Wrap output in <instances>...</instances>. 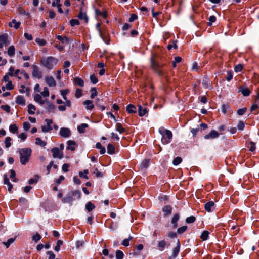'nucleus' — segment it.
<instances>
[{"label":"nucleus","mask_w":259,"mask_h":259,"mask_svg":"<svg viewBox=\"0 0 259 259\" xmlns=\"http://www.w3.org/2000/svg\"><path fill=\"white\" fill-rule=\"evenodd\" d=\"M32 76L34 77L37 78L38 79H41L42 78V73L39 70V67L35 65H33L32 66Z\"/></svg>","instance_id":"5"},{"label":"nucleus","mask_w":259,"mask_h":259,"mask_svg":"<svg viewBox=\"0 0 259 259\" xmlns=\"http://www.w3.org/2000/svg\"><path fill=\"white\" fill-rule=\"evenodd\" d=\"M219 136V134L215 130H212L208 134L204 136V139H214L217 138Z\"/></svg>","instance_id":"11"},{"label":"nucleus","mask_w":259,"mask_h":259,"mask_svg":"<svg viewBox=\"0 0 259 259\" xmlns=\"http://www.w3.org/2000/svg\"><path fill=\"white\" fill-rule=\"evenodd\" d=\"M9 130L13 133H15L18 131V127L15 124H11L9 126Z\"/></svg>","instance_id":"45"},{"label":"nucleus","mask_w":259,"mask_h":259,"mask_svg":"<svg viewBox=\"0 0 259 259\" xmlns=\"http://www.w3.org/2000/svg\"><path fill=\"white\" fill-rule=\"evenodd\" d=\"M159 133L161 135V142L163 144H167L170 142L172 138V132L163 127H160L158 130Z\"/></svg>","instance_id":"2"},{"label":"nucleus","mask_w":259,"mask_h":259,"mask_svg":"<svg viewBox=\"0 0 259 259\" xmlns=\"http://www.w3.org/2000/svg\"><path fill=\"white\" fill-rule=\"evenodd\" d=\"M60 135L64 138L69 137L71 135V131L67 127H61L60 130Z\"/></svg>","instance_id":"7"},{"label":"nucleus","mask_w":259,"mask_h":259,"mask_svg":"<svg viewBox=\"0 0 259 259\" xmlns=\"http://www.w3.org/2000/svg\"><path fill=\"white\" fill-rule=\"evenodd\" d=\"M88 127V125L87 123H82L77 127V130L80 133H84Z\"/></svg>","instance_id":"28"},{"label":"nucleus","mask_w":259,"mask_h":259,"mask_svg":"<svg viewBox=\"0 0 259 259\" xmlns=\"http://www.w3.org/2000/svg\"><path fill=\"white\" fill-rule=\"evenodd\" d=\"M196 218L194 216H190L186 218V222L187 223H192L195 222Z\"/></svg>","instance_id":"58"},{"label":"nucleus","mask_w":259,"mask_h":259,"mask_svg":"<svg viewBox=\"0 0 259 259\" xmlns=\"http://www.w3.org/2000/svg\"><path fill=\"white\" fill-rule=\"evenodd\" d=\"M138 112L140 116L145 115L147 112L148 110L146 108H143L141 105L138 106Z\"/></svg>","instance_id":"22"},{"label":"nucleus","mask_w":259,"mask_h":259,"mask_svg":"<svg viewBox=\"0 0 259 259\" xmlns=\"http://www.w3.org/2000/svg\"><path fill=\"white\" fill-rule=\"evenodd\" d=\"M51 152L53 154L54 158H58L62 159L63 158V154L59 151L58 148H54L51 149Z\"/></svg>","instance_id":"8"},{"label":"nucleus","mask_w":259,"mask_h":259,"mask_svg":"<svg viewBox=\"0 0 259 259\" xmlns=\"http://www.w3.org/2000/svg\"><path fill=\"white\" fill-rule=\"evenodd\" d=\"M83 104L86 106V109L89 110H92L94 108V105L93 103V101L91 100H85L83 102Z\"/></svg>","instance_id":"21"},{"label":"nucleus","mask_w":259,"mask_h":259,"mask_svg":"<svg viewBox=\"0 0 259 259\" xmlns=\"http://www.w3.org/2000/svg\"><path fill=\"white\" fill-rule=\"evenodd\" d=\"M249 148V151L251 152H253L255 150L256 147H255V144L254 142L252 141H250L248 144Z\"/></svg>","instance_id":"44"},{"label":"nucleus","mask_w":259,"mask_h":259,"mask_svg":"<svg viewBox=\"0 0 259 259\" xmlns=\"http://www.w3.org/2000/svg\"><path fill=\"white\" fill-rule=\"evenodd\" d=\"M162 211L165 215H168L171 213L172 208L170 205H166L162 208Z\"/></svg>","instance_id":"24"},{"label":"nucleus","mask_w":259,"mask_h":259,"mask_svg":"<svg viewBox=\"0 0 259 259\" xmlns=\"http://www.w3.org/2000/svg\"><path fill=\"white\" fill-rule=\"evenodd\" d=\"M245 125L243 121H240L237 125V128L239 130H243L244 128Z\"/></svg>","instance_id":"64"},{"label":"nucleus","mask_w":259,"mask_h":259,"mask_svg":"<svg viewBox=\"0 0 259 259\" xmlns=\"http://www.w3.org/2000/svg\"><path fill=\"white\" fill-rule=\"evenodd\" d=\"M209 233L207 231H204L201 235L200 238L203 240H206L208 238Z\"/></svg>","instance_id":"42"},{"label":"nucleus","mask_w":259,"mask_h":259,"mask_svg":"<svg viewBox=\"0 0 259 259\" xmlns=\"http://www.w3.org/2000/svg\"><path fill=\"white\" fill-rule=\"evenodd\" d=\"M69 92V89H65V90H61V95L62 96L63 99L65 100H66L67 99V97L66 96V95Z\"/></svg>","instance_id":"50"},{"label":"nucleus","mask_w":259,"mask_h":259,"mask_svg":"<svg viewBox=\"0 0 259 259\" xmlns=\"http://www.w3.org/2000/svg\"><path fill=\"white\" fill-rule=\"evenodd\" d=\"M34 100L35 101L38 102L41 105L45 103V101L42 100L41 96L39 94H35L34 97Z\"/></svg>","instance_id":"27"},{"label":"nucleus","mask_w":259,"mask_h":259,"mask_svg":"<svg viewBox=\"0 0 259 259\" xmlns=\"http://www.w3.org/2000/svg\"><path fill=\"white\" fill-rule=\"evenodd\" d=\"M57 38L62 43L68 44L69 42V39L67 37H63L62 36L58 35Z\"/></svg>","instance_id":"43"},{"label":"nucleus","mask_w":259,"mask_h":259,"mask_svg":"<svg viewBox=\"0 0 259 259\" xmlns=\"http://www.w3.org/2000/svg\"><path fill=\"white\" fill-rule=\"evenodd\" d=\"M95 12H96V14L97 16H102V17H103L104 18H105L106 17V16H107V14H106V12L105 11L101 12V11H100V10H99L98 9H96L95 10Z\"/></svg>","instance_id":"41"},{"label":"nucleus","mask_w":259,"mask_h":259,"mask_svg":"<svg viewBox=\"0 0 259 259\" xmlns=\"http://www.w3.org/2000/svg\"><path fill=\"white\" fill-rule=\"evenodd\" d=\"M68 146L67 147V149L69 150H71V151H74L75 150L74 145L75 144V142L73 141L69 140L67 142Z\"/></svg>","instance_id":"31"},{"label":"nucleus","mask_w":259,"mask_h":259,"mask_svg":"<svg viewBox=\"0 0 259 259\" xmlns=\"http://www.w3.org/2000/svg\"><path fill=\"white\" fill-rule=\"evenodd\" d=\"M182 158L180 157H177L173 160L172 163L175 165L179 164L182 162Z\"/></svg>","instance_id":"53"},{"label":"nucleus","mask_w":259,"mask_h":259,"mask_svg":"<svg viewBox=\"0 0 259 259\" xmlns=\"http://www.w3.org/2000/svg\"><path fill=\"white\" fill-rule=\"evenodd\" d=\"M151 66L153 70L160 76L164 75L163 71L161 69L160 65L157 63L156 59L153 57L151 58Z\"/></svg>","instance_id":"4"},{"label":"nucleus","mask_w":259,"mask_h":259,"mask_svg":"<svg viewBox=\"0 0 259 259\" xmlns=\"http://www.w3.org/2000/svg\"><path fill=\"white\" fill-rule=\"evenodd\" d=\"M8 35L4 33L0 35V42H2L5 46L9 45V42L8 40Z\"/></svg>","instance_id":"13"},{"label":"nucleus","mask_w":259,"mask_h":259,"mask_svg":"<svg viewBox=\"0 0 259 259\" xmlns=\"http://www.w3.org/2000/svg\"><path fill=\"white\" fill-rule=\"evenodd\" d=\"M70 24L71 26L78 25L79 24V22L77 19H71L70 21Z\"/></svg>","instance_id":"61"},{"label":"nucleus","mask_w":259,"mask_h":259,"mask_svg":"<svg viewBox=\"0 0 259 259\" xmlns=\"http://www.w3.org/2000/svg\"><path fill=\"white\" fill-rule=\"evenodd\" d=\"M73 198V200L75 199H79L81 197V192L79 190H74L70 192Z\"/></svg>","instance_id":"16"},{"label":"nucleus","mask_w":259,"mask_h":259,"mask_svg":"<svg viewBox=\"0 0 259 259\" xmlns=\"http://www.w3.org/2000/svg\"><path fill=\"white\" fill-rule=\"evenodd\" d=\"M123 253L120 250H117L116 252V257L117 259H122L123 257Z\"/></svg>","instance_id":"51"},{"label":"nucleus","mask_w":259,"mask_h":259,"mask_svg":"<svg viewBox=\"0 0 259 259\" xmlns=\"http://www.w3.org/2000/svg\"><path fill=\"white\" fill-rule=\"evenodd\" d=\"M90 92L91 93L90 95V98L91 99H93L97 95V89L95 87L92 88L91 89Z\"/></svg>","instance_id":"38"},{"label":"nucleus","mask_w":259,"mask_h":259,"mask_svg":"<svg viewBox=\"0 0 259 259\" xmlns=\"http://www.w3.org/2000/svg\"><path fill=\"white\" fill-rule=\"evenodd\" d=\"M180 243L179 240L178 239L177 243V246L172 249V253L171 256L170 257V258H175L177 256V255L180 251Z\"/></svg>","instance_id":"9"},{"label":"nucleus","mask_w":259,"mask_h":259,"mask_svg":"<svg viewBox=\"0 0 259 259\" xmlns=\"http://www.w3.org/2000/svg\"><path fill=\"white\" fill-rule=\"evenodd\" d=\"M180 216L178 213L175 214L171 219V223L173 224V228H176L178 226L177 222L179 219Z\"/></svg>","instance_id":"20"},{"label":"nucleus","mask_w":259,"mask_h":259,"mask_svg":"<svg viewBox=\"0 0 259 259\" xmlns=\"http://www.w3.org/2000/svg\"><path fill=\"white\" fill-rule=\"evenodd\" d=\"M35 41L40 46H45L46 44V41L42 39L37 38Z\"/></svg>","instance_id":"54"},{"label":"nucleus","mask_w":259,"mask_h":259,"mask_svg":"<svg viewBox=\"0 0 259 259\" xmlns=\"http://www.w3.org/2000/svg\"><path fill=\"white\" fill-rule=\"evenodd\" d=\"M116 130L120 133H122L125 131V129L122 127V124L120 123L116 124Z\"/></svg>","instance_id":"39"},{"label":"nucleus","mask_w":259,"mask_h":259,"mask_svg":"<svg viewBox=\"0 0 259 259\" xmlns=\"http://www.w3.org/2000/svg\"><path fill=\"white\" fill-rule=\"evenodd\" d=\"M45 80L49 87H55L56 85V81L52 76H46Z\"/></svg>","instance_id":"12"},{"label":"nucleus","mask_w":259,"mask_h":259,"mask_svg":"<svg viewBox=\"0 0 259 259\" xmlns=\"http://www.w3.org/2000/svg\"><path fill=\"white\" fill-rule=\"evenodd\" d=\"M41 94L44 97H48L49 96V91L47 87H45L44 91L41 92Z\"/></svg>","instance_id":"57"},{"label":"nucleus","mask_w":259,"mask_h":259,"mask_svg":"<svg viewBox=\"0 0 259 259\" xmlns=\"http://www.w3.org/2000/svg\"><path fill=\"white\" fill-rule=\"evenodd\" d=\"M11 138L10 137H7L5 138V144L6 148H8L11 146V143L10 142Z\"/></svg>","instance_id":"49"},{"label":"nucleus","mask_w":259,"mask_h":259,"mask_svg":"<svg viewBox=\"0 0 259 259\" xmlns=\"http://www.w3.org/2000/svg\"><path fill=\"white\" fill-rule=\"evenodd\" d=\"M222 112L224 114H226L228 112L232 113V111L230 109V107L228 104H223L222 105Z\"/></svg>","instance_id":"23"},{"label":"nucleus","mask_w":259,"mask_h":259,"mask_svg":"<svg viewBox=\"0 0 259 259\" xmlns=\"http://www.w3.org/2000/svg\"><path fill=\"white\" fill-rule=\"evenodd\" d=\"M20 24L21 23L20 22H17L15 19H13L11 22L9 23V27H14L16 29H17L20 27Z\"/></svg>","instance_id":"18"},{"label":"nucleus","mask_w":259,"mask_h":259,"mask_svg":"<svg viewBox=\"0 0 259 259\" xmlns=\"http://www.w3.org/2000/svg\"><path fill=\"white\" fill-rule=\"evenodd\" d=\"M52 130V127H49L47 125L41 126V130L44 133L49 132L51 131Z\"/></svg>","instance_id":"63"},{"label":"nucleus","mask_w":259,"mask_h":259,"mask_svg":"<svg viewBox=\"0 0 259 259\" xmlns=\"http://www.w3.org/2000/svg\"><path fill=\"white\" fill-rule=\"evenodd\" d=\"M16 102V103L22 105H24L25 104V100L24 99V97L20 95L17 97Z\"/></svg>","instance_id":"26"},{"label":"nucleus","mask_w":259,"mask_h":259,"mask_svg":"<svg viewBox=\"0 0 259 259\" xmlns=\"http://www.w3.org/2000/svg\"><path fill=\"white\" fill-rule=\"evenodd\" d=\"M214 203L213 201H209L205 204V209L208 211L210 212L211 208L214 206Z\"/></svg>","instance_id":"30"},{"label":"nucleus","mask_w":259,"mask_h":259,"mask_svg":"<svg viewBox=\"0 0 259 259\" xmlns=\"http://www.w3.org/2000/svg\"><path fill=\"white\" fill-rule=\"evenodd\" d=\"M99 36L102 39L105 43L108 45L109 44V39L108 36L106 34V30H104L103 32H100Z\"/></svg>","instance_id":"15"},{"label":"nucleus","mask_w":259,"mask_h":259,"mask_svg":"<svg viewBox=\"0 0 259 259\" xmlns=\"http://www.w3.org/2000/svg\"><path fill=\"white\" fill-rule=\"evenodd\" d=\"M88 170L85 169L83 170V172L80 171L79 172V175L81 178H83L86 179H88V177L87 175L88 174Z\"/></svg>","instance_id":"47"},{"label":"nucleus","mask_w":259,"mask_h":259,"mask_svg":"<svg viewBox=\"0 0 259 259\" xmlns=\"http://www.w3.org/2000/svg\"><path fill=\"white\" fill-rule=\"evenodd\" d=\"M208 83L209 79L206 77H204L202 80V85H203V87L205 88H207L208 87Z\"/></svg>","instance_id":"62"},{"label":"nucleus","mask_w":259,"mask_h":259,"mask_svg":"<svg viewBox=\"0 0 259 259\" xmlns=\"http://www.w3.org/2000/svg\"><path fill=\"white\" fill-rule=\"evenodd\" d=\"M58 62V59L52 56L44 58L41 60V64L48 69H52Z\"/></svg>","instance_id":"3"},{"label":"nucleus","mask_w":259,"mask_h":259,"mask_svg":"<svg viewBox=\"0 0 259 259\" xmlns=\"http://www.w3.org/2000/svg\"><path fill=\"white\" fill-rule=\"evenodd\" d=\"M107 152L109 154H113L115 152L114 146L111 144H109L107 146Z\"/></svg>","instance_id":"34"},{"label":"nucleus","mask_w":259,"mask_h":259,"mask_svg":"<svg viewBox=\"0 0 259 259\" xmlns=\"http://www.w3.org/2000/svg\"><path fill=\"white\" fill-rule=\"evenodd\" d=\"M41 238V237L40 235L37 233L32 236V240L35 242V243H37L39 240H40Z\"/></svg>","instance_id":"46"},{"label":"nucleus","mask_w":259,"mask_h":259,"mask_svg":"<svg viewBox=\"0 0 259 259\" xmlns=\"http://www.w3.org/2000/svg\"><path fill=\"white\" fill-rule=\"evenodd\" d=\"M73 82L76 85L79 87H83L84 85L83 80L78 77L74 78L73 79Z\"/></svg>","instance_id":"17"},{"label":"nucleus","mask_w":259,"mask_h":259,"mask_svg":"<svg viewBox=\"0 0 259 259\" xmlns=\"http://www.w3.org/2000/svg\"><path fill=\"white\" fill-rule=\"evenodd\" d=\"M239 92H241V93L245 96H248L250 93V91L249 89L244 87H240Z\"/></svg>","instance_id":"19"},{"label":"nucleus","mask_w":259,"mask_h":259,"mask_svg":"<svg viewBox=\"0 0 259 259\" xmlns=\"http://www.w3.org/2000/svg\"><path fill=\"white\" fill-rule=\"evenodd\" d=\"M63 244V241L62 240H59L57 242L56 246L55 247V250L56 251H59L60 250V246Z\"/></svg>","instance_id":"56"},{"label":"nucleus","mask_w":259,"mask_h":259,"mask_svg":"<svg viewBox=\"0 0 259 259\" xmlns=\"http://www.w3.org/2000/svg\"><path fill=\"white\" fill-rule=\"evenodd\" d=\"M187 228V227L186 226L181 227L178 229L177 233L178 234H182L186 230Z\"/></svg>","instance_id":"59"},{"label":"nucleus","mask_w":259,"mask_h":259,"mask_svg":"<svg viewBox=\"0 0 259 259\" xmlns=\"http://www.w3.org/2000/svg\"><path fill=\"white\" fill-rule=\"evenodd\" d=\"M169 246V244L164 240L159 241L157 244V249L160 251H162L164 250L166 247H168Z\"/></svg>","instance_id":"6"},{"label":"nucleus","mask_w":259,"mask_h":259,"mask_svg":"<svg viewBox=\"0 0 259 259\" xmlns=\"http://www.w3.org/2000/svg\"><path fill=\"white\" fill-rule=\"evenodd\" d=\"M78 18L82 20H83L85 23H87L88 21V18L85 13H83L82 11H80L78 15Z\"/></svg>","instance_id":"29"},{"label":"nucleus","mask_w":259,"mask_h":259,"mask_svg":"<svg viewBox=\"0 0 259 259\" xmlns=\"http://www.w3.org/2000/svg\"><path fill=\"white\" fill-rule=\"evenodd\" d=\"M35 144L43 147H45L47 144L46 142L42 141L40 138H36L35 139Z\"/></svg>","instance_id":"35"},{"label":"nucleus","mask_w":259,"mask_h":259,"mask_svg":"<svg viewBox=\"0 0 259 259\" xmlns=\"http://www.w3.org/2000/svg\"><path fill=\"white\" fill-rule=\"evenodd\" d=\"M8 54L10 56H13L15 54V47L13 46L9 47L8 50Z\"/></svg>","instance_id":"40"},{"label":"nucleus","mask_w":259,"mask_h":259,"mask_svg":"<svg viewBox=\"0 0 259 259\" xmlns=\"http://www.w3.org/2000/svg\"><path fill=\"white\" fill-rule=\"evenodd\" d=\"M39 177L38 176H35L34 178H31L29 180V184L30 185H32L35 183H36L38 181Z\"/></svg>","instance_id":"55"},{"label":"nucleus","mask_w":259,"mask_h":259,"mask_svg":"<svg viewBox=\"0 0 259 259\" xmlns=\"http://www.w3.org/2000/svg\"><path fill=\"white\" fill-rule=\"evenodd\" d=\"M46 109L49 112L54 113L55 111L56 107L53 104L48 103H47V107Z\"/></svg>","instance_id":"32"},{"label":"nucleus","mask_w":259,"mask_h":259,"mask_svg":"<svg viewBox=\"0 0 259 259\" xmlns=\"http://www.w3.org/2000/svg\"><path fill=\"white\" fill-rule=\"evenodd\" d=\"M85 208L89 212H90L95 208V206L92 202H89L85 205Z\"/></svg>","instance_id":"36"},{"label":"nucleus","mask_w":259,"mask_h":259,"mask_svg":"<svg viewBox=\"0 0 259 259\" xmlns=\"http://www.w3.org/2000/svg\"><path fill=\"white\" fill-rule=\"evenodd\" d=\"M132 239V237L130 236L128 238L124 239L121 244L124 246H128L129 245V241Z\"/></svg>","instance_id":"52"},{"label":"nucleus","mask_w":259,"mask_h":259,"mask_svg":"<svg viewBox=\"0 0 259 259\" xmlns=\"http://www.w3.org/2000/svg\"><path fill=\"white\" fill-rule=\"evenodd\" d=\"M209 22L207 23V25L209 26H211L212 23L216 21L215 16L212 15L209 17Z\"/></svg>","instance_id":"48"},{"label":"nucleus","mask_w":259,"mask_h":259,"mask_svg":"<svg viewBox=\"0 0 259 259\" xmlns=\"http://www.w3.org/2000/svg\"><path fill=\"white\" fill-rule=\"evenodd\" d=\"M126 110L129 113H135L136 112V107L132 104L128 105L126 106Z\"/></svg>","instance_id":"25"},{"label":"nucleus","mask_w":259,"mask_h":259,"mask_svg":"<svg viewBox=\"0 0 259 259\" xmlns=\"http://www.w3.org/2000/svg\"><path fill=\"white\" fill-rule=\"evenodd\" d=\"M28 112L29 114L32 115L35 113L36 107L33 104H29L28 106Z\"/></svg>","instance_id":"33"},{"label":"nucleus","mask_w":259,"mask_h":259,"mask_svg":"<svg viewBox=\"0 0 259 259\" xmlns=\"http://www.w3.org/2000/svg\"><path fill=\"white\" fill-rule=\"evenodd\" d=\"M90 80H91V82L93 84H96L98 81L97 78L94 74L91 75L90 76Z\"/></svg>","instance_id":"60"},{"label":"nucleus","mask_w":259,"mask_h":259,"mask_svg":"<svg viewBox=\"0 0 259 259\" xmlns=\"http://www.w3.org/2000/svg\"><path fill=\"white\" fill-rule=\"evenodd\" d=\"M18 152L20 155V163L22 165H26L29 161L31 155L32 150L30 148L19 149Z\"/></svg>","instance_id":"1"},{"label":"nucleus","mask_w":259,"mask_h":259,"mask_svg":"<svg viewBox=\"0 0 259 259\" xmlns=\"http://www.w3.org/2000/svg\"><path fill=\"white\" fill-rule=\"evenodd\" d=\"M62 201L64 203H69L71 205L72 204L73 201V198L72 197L70 193H68L65 197L62 199Z\"/></svg>","instance_id":"10"},{"label":"nucleus","mask_w":259,"mask_h":259,"mask_svg":"<svg viewBox=\"0 0 259 259\" xmlns=\"http://www.w3.org/2000/svg\"><path fill=\"white\" fill-rule=\"evenodd\" d=\"M15 240V238H11L9 239L7 242H3V244L6 246L7 248H8L10 245L14 242Z\"/></svg>","instance_id":"37"},{"label":"nucleus","mask_w":259,"mask_h":259,"mask_svg":"<svg viewBox=\"0 0 259 259\" xmlns=\"http://www.w3.org/2000/svg\"><path fill=\"white\" fill-rule=\"evenodd\" d=\"M150 164V159H146L143 160L139 166L140 169H145L148 167Z\"/></svg>","instance_id":"14"}]
</instances>
